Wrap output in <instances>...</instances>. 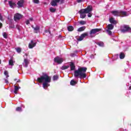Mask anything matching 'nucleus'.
I'll use <instances>...</instances> for the list:
<instances>
[{"label": "nucleus", "instance_id": "nucleus-25", "mask_svg": "<svg viewBox=\"0 0 131 131\" xmlns=\"http://www.w3.org/2000/svg\"><path fill=\"white\" fill-rule=\"evenodd\" d=\"M77 83V82L74 81V80H72L70 82L71 85H75Z\"/></svg>", "mask_w": 131, "mask_h": 131}, {"label": "nucleus", "instance_id": "nucleus-2", "mask_svg": "<svg viewBox=\"0 0 131 131\" xmlns=\"http://www.w3.org/2000/svg\"><path fill=\"white\" fill-rule=\"evenodd\" d=\"M88 69L85 67H82L74 71V75L75 77H79V78H85L86 77V75L85 72H86Z\"/></svg>", "mask_w": 131, "mask_h": 131}, {"label": "nucleus", "instance_id": "nucleus-16", "mask_svg": "<svg viewBox=\"0 0 131 131\" xmlns=\"http://www.w3.org/2000/svg\"><path fill=\"white\" fill-rule=\"evenodd\" d=\"M32 27L33 28L35 33H37L39 31V26H36L35 28L32 26Z\"/></svg>", "mask_w": 131, "mask_h": 131}, {"label": "nucleus", "instance_id": "nucleus-48", "mask_svg": "<svg viewBox=\"0 0 131 131\" xmlns=\"http://www.w3.org/2000/svg\"><path fill=\"white\" fill-rule=\"evenodd\" d=\"M129 90H131V86L129 87Z\"/></svg>", "mask_w": 131, "mask_h": 131}, {"label": "nucleus", "instance_id": "nucleus-22", "mask_svg": "<svg viewBox=\"0 0 131 131\" xmlns=\"http://www.w3.org/2000/svg\"><path fill=\"white\" fill-rule=\"evenodd\" d=\"M49 10L51 13H55V12L57 11V9L56 8H54L53 7H50Z\"/></svg>", "mask_w": 131, "mask_h": 131}, {"label": "nucleus", "instance_id": "nucleus-7", "mask_svg": "<svg viewBox=\"0 0 131 131\" xmlns=\"http://www.w3.org/2000/svg\"><path fill=\"white\" fill-rule=\"evenodd\" d=\"M21 18H22V15L19 13H16L14 15V21L20 20Z\"/></svg>", "mask_w": 131, "mask_h": 131}, {"label": "nucleus", "instance_id": "nucleus-26", "mask_svg": "<svg viewBox=\"0 0 131 131\" xmlns=\"http://www.w3.org/2000/svg\"><path fill=\"white\" fill-rule=\"evenodd\" d=\"M124 57H125V55H124V53L121 52L120 54V59H124Z\"/></svg>", "mask_w": 131, "mask_h": 131}, {"label": "nucleus", "instance_id": "nucleus-21", "mask_svg": "<svg viewBox=\"0 0 131 131\" xmlns=\"http://www.w3.org/2000/svg\"><path fill=\"white\" fill-rule=\"evenodd\" d=\"M51 6L53 7H56L57 6V4H58L55 0H53L51 3Z\"/></svg>", "mask_w": 131, "mask_h": 131}, {"label": "nucleus", "instance_id": "nucleus-42", "mask_svg": "<svg viewBox=\"0 0 131 131\" xmlns=\"http://www.w3.org/2000/svg\"><path fill=\"white\" fill-rule=\"evenodd\" d=\"M55 2H56L57 3H59V2H61V0H54Z\"/></svg>", "mask_w": 131, "mask_h": 131}, {"label": "nucleus", "instance_id": "nucleus-50", "mask_svg": "<svg viewBox=\"0 0 131 131\" xmlns=\"http://www.w3.org/2000/svg\"><path fill=\"white\" fill-rule=\"evenodd\" d=\"M49 33H51V31H49Z\"/></svg>", "mask_w": 131, "mask_h": 131}, {"label": "nucleus", "instance_id": "nucleus-9", "mask_svg": "<svg viewBox=\"0 0 131 131\" xmlns=\"http://www.w3.org/2000/svg\"><path fill=\"white\" fill-rule=\"evenodd\" d=\"M8 4H9L10 8H12V9H14V8H15V7H16V3L15 2H14V1H9Z\"/></svg>", "mask_w": 131, "mask_h": 131}, {"label": "nucleus", "instance_id": "nucleus-20", "mask_svg": "<svg viewBox=\"0 0 131 131\" xmlns=\"http://www.w3.org/2000/svg\"><path fill=\"white\" fill-rule=\"evenodd\" d=\"M68 31H73L74 28L72 26H69L67 27Z\"/></svg>", "mask_w": 131, "mask_h": 131}, {"label": "nucleus", "instance_id": "nucleus-41", "mask_svg": "<svg viewBox=\"0 0 131 131\" xmlns=\"http://www.w3.org/2000/svg\"><path fill=\"white\" fill-rule=\"evenodd\" d=\"M0 20H3V16H2L1 14H0Z\"/></svg>", "mask_w": 131, "mask_h": 131}, {"label": "nucleus", "instance_id": "nucleus-43", "mask_svg": "<svg viewBox=\"0 0 131 131\" xmlns=\"http://www.w3.org/2000/svg\"><path fill=\"white\" fill-rule=\"evenodd\" d=\"M2 26H3V24L0 23V28H2Z\"/></svg>", "mask_w": 131, "mask_h": 131}, {"label": "nucleus", "instance_id": "nucleus-39", "mask_svg": "<svg viewBox=\"0 0 131 131\" xmlns=\"http://www.w3.org/2000/svg\"><path fill=\"white\" fill-rule=\"evenodd\" d=\"M5 82L6 83H9V81H8V79H5Z\"/></svg>", "mask_w": 131, "mask_h": 131}, {"label": "nucleus", "instance_id": "nucleus-19", "mask_svg": "<svg viewBox=\"0 0 131 131\" xmlns=\"http://www.w3.org/2000/svg\"><path fill=\"white\" fill-rule=\"evenodd\" d=\"M107 27L108 30H112V29L114 28V26H113L112 24H109L107 25Z\"/></svg>", "mask_w": 131, "mask_h": 131}, {"label": "nucleus", "instance_id": "nucleus-24", "mask_svg": "<svg viewBox=\"0 0 131 131\" xmlns=\"http://www.w3.org/2000/svg\"><path fill=\"white\" fill-rule=\"evenodd\" d=\"M120 16L123 15V16H127V13L125 11H120Z\"/></svg>", "mask_w": 131, "mask_h": 131}, {"label": "nucleus", "instance_id": "nucleus-44", "mask_svg": "<svg viewBox=\"0 0 131 131\" xmlns=\"http://www.w3.org/2000/svg\"><path fill=\"white\" fill-rule=\"evenodd\" d=\"M30 21H33V18H30Z\"/></svg>", "mask_w": 131, "mask_h": 131}, {"label": "nucleus", "instance_id": "nucleus-30", "mask_svg": "<svg viewBox=\"0 0 131 131\" xmlns=\"http://www.w3.org/2000/svg\"><path fill=\"white\" fill-rule=\"evenodd\" d=\"M79 24L81 25H84L85 24H86V21L84 20H81L79 22Z\"/></svg>", "mask_w": 131, "mask_h": 131}, {"label": "nucleus", "instance_id": "nucleus-47", "mask_svg": "<svg viewBox=\"0 0 131 131\" xmlns=\"http://www.w3.org/2000/svg\"><path fill=\"white\" fill-rule=\"evenodd\" d=\"M17 82H20V80H18L17 81Z\"/></svg>", "mask_w": 131, "mask_h": 131}, {"label": "nucleus", "instance_id": "nucleus-27", "mask_svg": "<svg viewBox=\"0 0 131 131\" xmlns=\"http://www.w3.org/2000/svg\"><path fill=\"white\" fill-rule=\"evenodd\" d=\"M97 45L99 46V47H104V42H103L102 41L98 42L97 43Z\"/></svg>", "mask_w": 131, "mask_h": 131}, {"label": "nucleus", "instance_id": "nucleus-14", "mask_svg": "<svg viewBox=\"0 0 131 131\" xmlns=\"http://www.w3.org/2000/svg\"><path fill=\"white\" fill-rule=\"evenodd\" d=\"M28 64H29V60L27 59H25L23 65L25 67H28Z\"/></svg>", "mask_w": 131, "mask_h": 131}, {"label": "nucleus", "instance_id": "nucleus-28", "mask_svg": "<svg viewBox=\"0 0 131 131\" xmlns=\"http://www.w3.org/2000/svg\"><path fill=\"white\" fill-rule=\"evenodd\" d=\"M69 68V66H63L61 68V69L62 70H65L66 69H68Z\"/></svg>", "mask_w": 131, "mask_h": 131}, {"label": "nucleus", "instance_id": "nucleus-37", "mask_svg": "<svg viewBox=\"0 0 131 131\" xmlns=\"http://www.w3.org/2000/svg\"><path fill=\"white\" fill-rule=\"evenodd\" d=\"M34 4H38L39 3V0H33Z\"/></svg>", "mask_w": 131, "mask_h": 131}, {"label": "nucleus", "instance_id": "nucleus-32", "mask_svg": "<svg viewBox=\"0 0 131 131\" xmlns=\"http://www.w3.org/2000/svg\"><path fill=\"white\" fill-rule=\"evenodd\" d=\"M3 35L4 37V38H8V34H7V33H6V32L3 33Z\"/></svg>", "mask_w": 131, "mask_h": 131}, {"label": "nucleus", "instance_id": "nucleus-46", "mask_svg": "<svg viewBox=\"0 0 131 131\" xmlns=\"http://www.w3.org/2000/svg\"><path fill=\"white\" fill-rule=\"evenodd\" d=\"M8 2V0H4V3H7Z\"/></svg>", "mask_w": 131, "mask_h": 131}, {"label": "nucleus", "instance_id": "nucleus-17", "mask_svg": "<svg viewBox=\"0 0 131 131\" xmlns=\"http://www.w3.org/2000/svg\"><path fill=\"white\" fill-rule=\"evenodd\" d=\"M21 89V87H18L16 85H14V94H18V91Z\"/></svg>", "mask_w": 131, "mask_h": 131}, {"label": "nucleus", "instance_id": "nucleus-5", "mask_svg": "<svg viewBox=\"0 0 131 131\" xmlns=\"http://www.w3.org/2000/svg\"><path fill=\"white\" fill-rule=\"evenodd\" d=\"M99 31H101V29H92L90 32V37H94L95 36L94 34H97V33Z\"/></svg>", "mask_w": 131, "mask_h": 131}, {"label": "nucleus", "instance_id": "nucleus-35", "mask_svg": "<svg viewBox=\"0 0 131 131\" xmlns=\"http://www.w3.org/2000/svg\"><path fill=\"white\" fill-rule=\"evenodd\" d=\"M88 16L89 17V18H91V17H92V11H89L88 13Z\"/></svg>", "mask_w": 131, "mask_h": 131}, {"label": "nucleus", "instance_id": "nucleus-29", "mask_svg": "<svg viewBox=\"0 0 131 131\" xmlns=\"http://www.w3.org/2000/svg\"><path fill=\"white\" fill-rule=\"evenodd\" d=\"M4 75H6L7 79H8V78L10 76H9V72H8V71H4Z\"/></svg>", "mask_w": 131, "mask_h": 131}, {"label": "nucleus", "instance_id": "nucleus-49", "mask_svg": "<svg viewBox=\"0 0 131 131\" xmlns=\"http://www.w3.org/2000/svg\"><path fill=\"white\" fill-rule=\"evenodd\" d=\"M17 80V79H14V81H16Z\"/></svg>", "mask_w": 131, "mask_h": 131}, {"label": "nucleus", "instance_id": "nucleus-31", "mask_svg": "<svg viewBox=\"0 0 131 131\" xmlns=\"http://www.w3.org/2000/svg\"><path fill=\"white\" fill-rule=\"evenodd\" d=\"M15 50H16V52L17 53H18L19 54L21 51V49L19 47L15 48Z\"/></svg>", "mask_w": 131, "mask_h": 131}, {"label": "nucleus", "instance_id": "nucleus-13", "mask_svg": "<svg viewBox=\"0 0 131 131\" xmlns=\"http://www.w3.org/2000/svg\"><path fill=\"white\" fill-rule=\"evenodd\" d=\"M36 46V42H33V40H31V43L29 44V49H32L33 48H34Z\"/></svg>", "mask_w": 131, "mask_h": 131}, {"label": "nucleus", "instance_id": "nucleus-6", "mask_svg": "<svg viewBox=\"0 0 131 131\" xmlns=\"http://www.w3.org/2000/svg\"><path fill=\"white\" fill-rule=\"evenodd\" d=\"M64 61V58L57 56L54 58V62L57 64H61V63Z\"/></svg>", "mask_w": 131, "mask_h": 131}, {"label": "nucleus", "instance_id": "nucleus-8", "mask_svg": "<svg viewBox=\"0 0 131 131\" xmlns=\"http://www.w3.org/2000/svg\"><path fill=\"white\" fill-rule=\"evenodd\" d=\"M88 33H84L83 34H82L79 38H78V40L79 41H81V40H82L84 37L88 36Z\"/></svg>", "mask_w": 131, "mask_h": 131}, {"label": "nucleus", "instance_id": "nucleus-12", "mask_svg": "<svg viewBox=\"0 0 131 131\" xmlns=\"http://www.w3.org/2000/svg\"><path fill=\"white\" fill-rule=\"evenodd\" d=\"M114 16L118 17L120 16V11H113L111 12Z\"/></svg>", "mask_w": 131, "mask_h": 131}, {"label": "nucleus", "instance_id": "nucleus-33", "mask_svg": "<svg viewBox=\"0 0 131 131\" xmlns=\"http://www.w3.org/2000/svg\"><path fill=\"white\" fill-rule=\"evenodd\" d=\"M58 78H59V77H58L57 75H54L53 76V80H54V81L55 80H58Z\"/></svg>", "mask_w": 131, "mask_h": 131}, {"label": "nucleus", "instance_id": "nucleus-51", "mask_svg": "<svg viewBox=\"0 0 131 131\" xmlns=\"http://www.w3.org/2000/svg\"><path fill=\"white\" fill-rule=\"evenodd\" d=\"M130 125H131V124H130Z\"/></svg>", "mask_w": 131, "mask_h": 131}, {"label": "nucleus", "instance_id": "nucleus-45", "mask_svg": "<svg viewBox=\"0 0 131 131\" xmlns=\"http://www.w3.org/2000/svg\"><path fill=\"white\" fill-rule=\"evenodd\" d=\"M63 2H64V0H60V3L62 4V3H63Z\"/></svg>", "mask_w": 131, "mask_h": 131}, {"label": "nucleus", "instance_id": "nucleus-15", "mask_svg": "<svg viewBox=\"0 0 131 131\" xmlns=\"http://www.w3.org/2000/svg\"><path fill=\"white\" fill-rule=\"evenodd\" d=\"M110 22L112 24H115V25L117 24V21H116L115 19H114V18L113 17H111L110 18Z\"/></svg>", "mask_w": 131, "mask_h": 131}, {"label": "nucleus", "instance_id": "nucleus-23", "mask_svg": "<svg viewBox=\"0 0 131 131\" xmlns=\"http://www.w3.org/2000/svg\"><path fill=\"white\" fill-rule=\"evenodd\" d=\"M84 29H85V27L84 26L81 27L78 29L77 31H78L79 32H80L81 31H83Z\"/></svg>", "mask_w": 131, "mask_h": 131}, {"label": "nucleus", "instance_id": "nucleus-40", "mask_svg": "<svg viewBox=\"0 0 131 131\" xmlns=\"http://www.w3.org/2000/svg\"><path fill=\"white\" fill-rule=\"evenodd\" d=\"M30 22H29V20H27L26 21V24H27V25H28V24H29Z\"/></svg>", "mask_w": 131, "mask_h": 131}, {"label": "nucleus", "instance_id": "nucleus-11", "mask_svg": "<svg viewBox=\"0 0 131 131\" xmlns=\"http://www.w3.org/2000/svg\"><path fill=\"white\" fill-rule=\"evenodd\" d=\"M15 63V60L13 59V58H10V59L9 60V66H11L10 68H13V66H14V63Z\"/></svg>", "mask_w": 131, "mask_h": 131}, {"label": "nucleus", "instance_id": "nucleus-34", "mask_svg": "<svg viewBox=\"0 0 131 131\" xmlns=\"http://www.w3.org/2000/svg\"><path fill=\"white\" fill-rule=\"evenodd\" d=\"M16 111H18L19 112H22V108H21L20 107H17L16 108Z\"/></svg>", "mask_w": 131, "mask_h": 131}, {"label": "nucleus", "instance_id": "nucleus-36", "mask_svg": "<svg viewBox=\"0 0 131 131\" xmlns=\"http://www.w3.org/2000/svg\"><path fill=\"white\" fill-rule=\"evenodd\" d=\"M106 31L108 35H112V32L110 30H107Z\"/></svg>", "mask_w": 131, "mask_h": 131}, {"label": "nucleus", "instance_id": "nucleus-38", "mask_svg": "<svg viewBox=\"0 0 131 131\" xmlns=\"http://www.w3.org/2000/svg\"><path fill=\"white\" fill-rule=\"evenodd\" d=\"M77 3H81L82 2H84V0H77Z\"/></svg>", "mask_w": 131, "mask_h": 131}, {"label": "nucleus", "instance_id": "nucleus-10", "mask_svg": "<svg viewBox=\"0 0 131 131\" xmlns=\"http://www.w3.org/2000/svg\"><path fill=\"white\" fill-rule=\"evenodd\" d=\"M18 8H22L24 5V0H19L17 2Z\"/></svg>", "mask_w": 131, "mask_h": 131}, {"label": "nucleus", "instance_id": "nucleus-4", "mask_svg": "<svg viewBox=\"0 0 131 131\" xmlns=\"http://www.w3.org/2000/svg\"><path fill=\"white\" fill-rule=\"evenodd\" d=\"M121 31L123 33H125V32H129L131 31V28L128 26V25H123L121 27Z\"/></svg>", "mask_w": 131, "mask_h": 131}, {"label": "nucleus", "instance_id": "nucleus-3", "mask_svg": "<svg viewBox=\"0 0 131 131\" xmlns=\"http://www.w3.org/2000/svg\"><path fill=\"white\" fill-rule=\"evenodd\" d=\"M92 11H93V6H89L85 9H81L79 11L80 18H81L82 19H84V18H85V17H86V14H88V13H89V12H92Z\"/></svg>", "mask_w": 131, "mask_h": 131}, {"label": "nucleus", "instance_id": "nucleus-18", "mask_svg": "<svg viewBox=\"0 0 131 131\" xmlns=\"http://www.w3.org/2000/svg\"><path fill=\"white\" fill-rule=\"evenodd\" d=\"M70 67H71V70H74L75 69V65H74L73 62L70 63Z\"/></svg>", "mask_w": 131, "mask_h": 131}, {"label": "nucleus", "instance_id": "nucleus-1", "mask_svg": "<svg viewBox=\"0 0 131 131\" xmlns=\"http://www.w3.org/2000/svg\"><path fill=\"white\" fill-rule=\"evenodd\" d=\"M51 77L49 76L48 74H44L42 76L37 79L38 82L43 83L42 86L45 90H46L48 86H50V82H51Z\"/></svg>", "mask_w": 131, "mask_h": 131}]
</instances>
